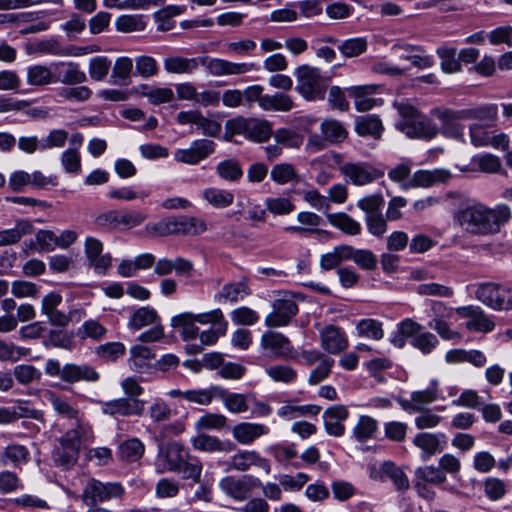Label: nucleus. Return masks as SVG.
I'll use <instances>...</instances> for the list:
<instances>
[{
    "label": "nucleus",
    "mask_w": 512,
    "mask_h": 512,
    "mask_svg": "<svg viewBox=\"0 0 512 512\" xmlns=\"http://www.w3.org/2000/svg\"><path fill=\"white\" fill-rule=\"evenodd\" d=\"M268 428L263 424L243 422L237 424L233 430V437L241 444H251L254 440L266 435Z\"/></svg>",
    "instance_id": "obj_23"
},
{
    "label": "nucleus",
    "mask_w": 512,
    "mask_h": 512,
    "mask_svg": "<svg viewBox=\"0 0 512 512\" xmlns=\"http://www.w3.org/2000/svg\"><path fill=\"white\" fill-rule=\"evenodd\" d=\"M250 290L247 284L243 281L225 284L222 289L215 295V301L223 302H237L243 296L249 295Z\"/></svg>",
    "instance_id": "obj_32"
},
{
    "label": "nucleus",
    "mask_w": 512,
    "mask_h": 512,
    "mask_svg": "<svg viewBox=\"0 0 512 512\" xmlns=\"http://www.w3.org/2000/svg\"><path fill=\"white\" fill-rule=\"evenodd\" d=\"M267 374L274 380L290 383L296 379V371L288 365H274L266 369Z\"/></svg>",
    "instance_id": "obj_63"
},
{
    "label": "nucleus",
    "mask_w": 512,
    "mask_h": 512,
    "mask_svg": "<svg viewBox=\"0 0 512 512\" xmlns=\"http://www.w3.org/2000/svg\"><path fill=\"white\" fill-rule=\"evenodd\" d=\"M133 61L129 57L116 59L110 76V83L114 85H128L131 82Z\"/></svg>",
    "instance_id": "obj_30"
},
{
    "label": "nucleus",
    "mask_w": 512,
    "mask_h": 512,
    "mask_svg": "<svg viewBox=\"0 0 512 512\" xmlns=\"http://www.w3.org/2000/svg\"><path fill=\"white\" fill-rule=\"evenodd\" d=\"M200 65L199 58L169 57L164 61V67L169 73H191Z\"/></svg>",
    "instance_id": "obj_40"
},
{
    "label": "nucleus",
    "mask_w": 512,
    "mask_h": 512,
    "mask_svg": "<svg viewBox=\"0 0 512 512\" xmlns=\"http://www.w3.org/2000/svg\"><path fill=\"white\" fill-rule=\"evenodd\" d=\"M111 62L105 56H97L89 62V75L95 81L103 80L109 73Z\"/></svg>",
    "instance_id": "obj_57"
},
{
    "label": "nucleus",
    "mask_w": 512,
    "mask_h": 512,
    "mask_svg": "<svg viewBox=\"0 0 512 512\" xmlns=\"http://www.w3.org/2000/svg\"><path fill=\"white\" fill-rule=\"evenodd\" d=\"M30 453L28 449L19 444L8 445L2 455L4 463L11 462L15 467L26 464L29 461Z\"/></svg>",
    "instance_id": "obj_46"
},
{
    "label": "nucleus",
    "mask_w": 512,
    "mask_h": 512,
    "mask_svg": "<svg viewBox=\"0 0 512 512\" xmlns=\"http://www.w3.org/2000/svg\"><path fill=\"white\" fill-rule=\"evenodd\" d=\"M49 401L59 416L75 421V428H78V424L85 425L80 418L79 410L73 406L68 399L51 394Z\"/></svg>",
    "instance_id": "obj_28"
},
{
    "label": "nucleus",
    "mask_w": 512,
    "mask_h": 512,
    "mask_svg": "<svg viewBox=\"0 0 512 512\" xmlns=\"http://www.w3.org/2000/svg\"><path fill=\"white\" fill-rule=\"evenodd\" d=\"M54 82H60L64 85H77L86 81L87 77L84 71L80 70L79 65L74 62H59L52 65Z\"/></svg>",
    "instance_id": "obj_19"
},
{
    "label": "nucleus",
    "mask_w": 512,
    "mask_h": 512,
    "mask_svg": "<svg viewBox=\"0 0 512 512\" xmlns=\"http://www.w3.org/2000/svg\"><path fill=\"white\" fill-rule=\"evenodd\" d=\"M476 297L483 304L498 310H508L512 302L509 289L493 283L481 284L476 290Z\"/></svg>",
    "instance_id": "obj_8"
},
{
    "label": "nucleus",
    "mask_w": 512,
    "mask_h": 512,
    "mask_svg": "<svg viewBox=\"0 0 512 512\" xmlns=\"http://www.w3.org/2000/svg\"><path fill=\"white\" fill-rule=\"evenodd\" d=\"M296 90L307 100L324 99L327 89V79L321 75L318 68L302 65L294 73Z\"/></svg>",
    "instance_id": "obj_4"
},
{
    "label": "nucleus",
    "mask_w": 512,
    "mask_h": 512,
    "mask_svg": "<svg viewBox=\"0 0 512 512\" xmlns=\"http://www.w3.org/2000/svg\"><path fill=\"white\" fill-rule=\"evenodd\" d=\"M193 446L198 450L207 452H231L235 449V445L231 441H221L217 437L207 434H200L195 437L193 439Z\"/></svg>",
    "instance_id": "obj_25"
},
{
    "label": "nucleus",
    "mask_w": 512,
    "mask_h": 512,
    "mask_svg": "<svg viewBox=\"0 0 512 512\" xmlns=\"http://www.w3.org/2000/svg\"><path fill=\"white\" fill-rule=\"evenodd\" d=\"M32 232L33 225L29 220H18L14 228L0 231V246L15 244L20 241L22 236Z\"/></svg>",
    "instance_id": "obj_33"
},
{
    "label": "nucleus",
    "mask_w": 512,
    "mask_h": 512,
    "mask_svg": "<svg viewBox=\"0 0 512 512\" xmlns=\"http://www.w3.org/2000/svg\"><path fill=\"white\" fill-rule=\"evenodd\" d=\"M355 130L360 136H371L379 139L383 131V125L378 116L365 115L355 120Z\"/></svg>",
    "instance_id": "obj_26"
},
{
    "label": "nucleus",
    "mask_w": 512,
    "mask_h": 512,
    "mask_svg": "<svg viewBox=\"0 0 512 512\" xmlns=\"http://www.w3.org/2000/svg\"><path fill=\"white\" fill-rule=\"evenodd\" d=\"M272 307L273 311L265 318L268 327L285 326L298 312V306L291 298L276 299Z\"/></svg>",
    "instance_id": "obj_13"
},
{
    "label": "nucleus",
    "mask_w": 512,
    "mask_h": 512,
    "mask_svg": "<svg viewBox=\"0 0 512 512\" xmlns=\"http://www.w3.org/2000/svg\"><path fill=\"white\" fill-rule=\"evenodd\" d=\"M359 335L380 340L383 335L381 323L374 319H363L357 325Z\"/></svg>",
    "instance_id": "obj_60"
},
{
    "label": "nucleus",
    "mask_w": 512,
    "mask_h": 512,
    "mask_svg": "<svg viewBox=\"0 0 512 512\" xmlns=\"http://www.w3.org/2000/svg\"><path fill=\"white\" fill-rule=\"evenodd\" d=\"M200 65L213 76L241 75L255 69L253 63H234L224 59L200 57Z\"/></svg>",
    "instance_id": "obj_10"
},
{
    "label": "nucleus",
    "mask_w": 512,
    "mask_h": 512,
    "mask_svg": "<svg viewBox=\"0 0 512 512\" xmlns=\"http://www.w3.org/2000/svg\"><path fill=\"white\" fill-rule=\"evenodd\" d=\"M262 486L259 478L244 474L241 476H226L219 482L220 489L229 497L237 501H245L250 498L253 491Z\"/></svg>",
    "instance_id": "obj_5"
},
{
    "label": "nucleus",
    "mask_w": 512,
    "mask_h": 512,
    "mask_svg": "<svg viewBox=\"0 0 512 512\" xmlns=\"http://www.w3.org/2000/svg\"><path fill=\"white\" fill-rule=\"evenodd\" d=\"M461 110H452L447 108H434L431 110V114L438 118L441 125V133L450 138H461L463 136V126L459 124V121L466 120L464 117H460Z\"/></svg>",
    "instance_id": "obj_14"
},
{
    "label": "nucleus",
    "mask_w": 512,
    "mask_h": 512,
    "mask_svg": "<svg viewBox=\"0 0 512 512\" xmlns=\"http://www.w3.org/2000/svg\"><path fill=\"white\" fill-rule=\"evenodd\" d=\"M215 151V143L208 139H199L192 142L187 149H178L174 153L177 162L196 165L206 159Z\"/></svg>",
    "instance_id": "obj_9"
},
{
    "label": "nucleus",
    "mask_w": 512,
    "mask_h": 512,
    "mask_svg": "<svg viewBox=\"0 0 512 512\" xmlns=\"http://www.w3.org/2000/svg\"><path fill=\"white\" fill-rule=\"evenodd\" d=\"M382 472L387 475L398 490H407L409 488V480L405 473L392 462H384L382 464Z\"/></svg>",
    "instance_id": "obj_54"
},
{
    "label": "nucleus",
    "mask_w": 512,
    "mask_h": 512,
    "mask_svg": "<svg viewBox=\"0 0 512 512\" xmlns=\"http://www.w3.org/2000/svg\"><path fill=\"white\" fill-rule=\"evenodd\" d=\"M14 376L22 385H28L33 381H39L41 372L33 365L21 364L14 367Z\"/></svg>",
    "instance_id": "obj_58"
},
{
    "label": "nucleus",
    "mask_w": 512,
    "mask_h": 512,
    "mask_svg": "<svg viewBox=\"0 0 512 512\" xmlns=\"http://www.w3.org/2000/svg\"><path fill=\"white\" fill-rule=\"evenodd\" d=\"M146 218V214L140 211L111 210L98 215L95 224L107 229H117L120 226L132 229L142 224Z\"/></svg>",
    "instance_id": "obj_6"
},
{
    "label": "nucleus",
    "mask_w": 512,
    "mask_h": 512,
    "mask_svg": "<svg viewBox=\"0 0 512 512\" xmlns=\"http://www.w3.org/2000/svg\"><path fill=\"white\" fill-rule=\"evenodd\" d=\"M341 173L354 185H365L381 176L378 170L367 163H345L340 167Z\"/></svg>",
    "instance_id": "obj_17"
},
{
    "label": "nucleus",
    "mask_w": 512,
    "mask_h": 512,
    "mask_svg": "<svg viewBox=\"0 0 512 512\" xmlns=\"http://www.w3.org/2000/svg\"><path fill=\"white\" fill-rule=\"evenodd\" d=\"M136 74L143 78L155 76L158 73L156 60L150 56H139L135 59Z\"/></svg>",
    "instance_id": "obj_64"
},
{
    "label": "nucleus",
    "mask_w": 512,
    "mask_h": 512,
    "mask_svg": "<svg viewBox=\"0 0 512 512\" xmlns=\"http://www.w3.org/2000/svg\"><path fill=\"white\" fill-rule=\"evenodd\" d=\"M145 229L149 234L160 237L168 235L196 236L205 232L207 227L200 218L179 216L168 217L157 223H148Z\"/></svg>",
    "instance_id": "obj_3"
},
{
    "label": "nucleus",
    "mask_w": 512,
    "mask_h": 512,
    "mask_svg": "<svg viewBox=\"0 0 512 512\" xmlns=\"http://www.w3.org/2000/svg\"><path fill=\"white\" fill-rule=\"evenodd\" d=\"M272 126L267 120L249 119L246 136L256 142L267 141L272 135Z\"/></svg>",
    "instance_id": "obj_43"
},
{
    "label": "nucleus",
    "mask_w": 512,
    "mask_h": 512,
    "mask_svg": "<svg viewBox=\"0 0 512 512\" xmlns=\"http://www.w3.org/2000/svg\"><path fill=\"white\" fill-rule=\"evenodd\" d=\"M437 54L441 58V68L446 73H455L461 70L459 57L456 58V49L448 47H439Z\"/></svg>",
    "instance_id": "obj_52"
},
{
    "label": "nucleus",
    "mask_w": 512,
    "mask_h": 512,
    "mask_svg": "<svg viewBox=\"0 0 512 512\" xmlns=\"http://www.w3.org/2000/svg\"><path fill=\"white\" fill-rule=\"evenodd\" d=\"M347 260H352L363 270H374L377 267L376 255L368 249H356L347 245Z\"/></svg>",
    "instance_id": "obj_35"
},
{
    "label": "nucleus",
    "mask_w": 512,
    "mask_h": 512,
    "mask_svg": "<svg viewBox=\"0 0 512 512\" xmlns=\"http://www.w3.org/2000/svg\"><path fill=\"white\" fill-rule=\"evenodd\" d=\"M27 81L33 86H43L54 82L53 68L34 65L28 68Z\"/></svg>",
    "instance_id": "obj_44"
},
{
    "label": "nucleus",
    "mask_w": 512,
    "mask_h": 512,
    "mask_svg": "<svg viewBox=\"0 0 512 512\" xmlns=\"http://www.w3.org/2000/svg\"><path fill=\"white\" fill-rule=\"evenodd\" d=\"M176 120L179 124H194L202 130L206 136L216 137L221 132V125L215 120L206 118L198 110L181 111L177 114Z\"/></svg>",
    "instance_id": "obj_16"
},
{
    "label": "nucleus",
    "mask_w": 512,
    "mask_h": 512,
    "mask_svg": "<svg viewBox=\"0 0 512 512\" xmlns=\"http://www.w3.org/2000/svg\"><path fill=\"white\" fill-rule=\"evenodd\" d=\"M347 245L336 246L333 251L321 256L320 266L324 270H331L343 262L347 261Z\"/></svg>",
    "instance_id": "obj_51"
},
{
    "label": "nucleus",
    "mask_w": 512,
    "mask_h": 512,
    "mask_svg": "<svg viewBox=\"0 0 512 512\" xmlns=\"http://www.w3.org/2000/svg\"><path fill=\"white\" fill-rule=\"evenodd\" d=\"M89 432L88 425L78 424V428L68 430L62 435L52 452L55 465L63 469L73 467L78 461L81 443L87 439Z\"/></svg>",
    "instance_id": "obj_2"
},
{
    "label": "nucleus",
    "mask_w": 512,
    "mask_h": 512,
    "mask_svg": "<svg viewBox=\"0 0 512 512\" xmlns=\"http://www.w3.org/2000/svg\"><path fill=\"white\" fill-rule=\"evenodd\" d=\"M194 319L200 324H213L214 328L218 327V332L226 333L228 323L224 319L223 313L220 309L200 314H194Z\"/></svg>",
    "instance_id": "obj_53"
},
{
    "label": "nucleus",
    "mask_w": 512,
    "mask_h": 512,
    "mask_svg": "<svg viewBox=\"0 0 512 512\" xmlns=\"http://www.w3.org/2000/svg\"><path fill=\"white\" fill-rule=\"evenodd\" d=\"M366 38L356 37L342 41L338 45L339 51L348 58L357 57L367 50Z\"/></svg>",
    "instance_id": "obj_47"
},
{
    "label": "nucleus",
    "mask_w": 512,
    "mask_h": 512,
    "mask_svg": "<svg viewBox=\"0 0 512 512\" xmlns=\"http://www.w3.org/2000/svg\"><path fill=\"white\" fill-rule=\"evenodd\" d=\"M225 389L220 386H210L207 389H193L185 391V400L199 405H209L214 397H223Z\"/></svg>",
    "instance_id": "obj_34"
},
{
    "label": "nucleus",
    "mask_w": 512,
    "mask_h": 512,
    "mask_svg": "<svg viewBox=\"0 0 512 512\" xmlns=\"http://www.w3.org/2000/svg\"><path fill=\"white\" fill-rule=\"evenodd\" d=\"M107 333V329L100 324L97 320H87L78 329L77 335L82 338H91L93 340L102 339Z\"/></svg>",
    "instance_id": "obj_56"
},
{
    "label": "nucleus",
    "mask_w": 512,
    "mask_h": 512,
    "mask_svg": "<svg viewBox=\"0 0 512 512\" xmlns=\"http://www.w3.org/2000/svg\"><path fill=\"white\" fill-rule=\"evenodd\" d=\"M322 137L317 134L310 135L308 142L317 149H323L326 142L339 143L347 137V131L341 122L335 119H325L321 123Z\"/></svg>",
    "instance_id": "obj_11"
},
{
    "label": "nucleus",
    "mask_w": 512,
    "mask_h": 512,
    "mask_svg": "<svg viewBox=\"0 0 512 512\" xmlns=\"http://www.w3.org/2000/svg\"><path fill=\"white\" fill-rule=\"evenodd\" d=\"M131 365L135 369H143L147 366V362L154 358L151 349L143 346L136 345L131 348Z\"/></svg>",
    "instance_id": "obj_61"
},
{
    "label": "nucleus",
    "mask_w": 512,
    "mask_h": 512,
    "mask_svg": "<svg viewBox=\"0 0 512 512\" xmlns=\"http://www.w3.org/2000/svg\"><path fill=\"white\" fill-rule=\"evenodd\" d=\"M97 355L107 361H115L125 354V346L120 342H110L100 345L96 350Z\"/></svg>",
    "instance_id": "obj_62"
},
{
    "label": "nucleus",
    "mask_w": 512,
    "mask_h": 512,
    "mask_svg": "<svg viewBox=\"0 0 512 512\" xmlns=\"http://www.w3.org/2000/svg\"><path fill=\"white\" fill-rule=\"evenodd\" d=\"M197 322L192 313H182L171 319V325L174 328H182L181 335L184 340L195 339L198 335L199 328L195 325Z\"/></svg>",
    "instance_id": "obj_39"
},
{
    "label": "nucleus",
    "mask_w": 512,
    "mask_h": 512,
    "mask_svg": "<svg viewBox=\"0 0 512 512\" xmlns=\"http://www.w3.org/2000/svg\"><path fill=\"white\" fill-rule=\"evenodd\" d=\"M252 466L264 468L267 472L270 470L268 461L265 458H262L259 453L254 450L239 451L231 457L229 462H227V469H233L239 472H246Z\"/></svg>",
    "instance_id": "obj_18"
},
{
    "label": "nucleus",
    "mask_w": 512,
    "mask_h": 512,
    "mask_svg": "<svg viewBox=\"0 0 512 512\" xmlns=\"http://www.w3.org/2000/svg\"><path fill=\"white\" fill-rule=\"evenodd\" d=\"M145 402L138 398H118L105 402L102 412L106 415L118 416H141L144 412Z\"/></svg>",
    "instance_id": "obj_12"
},
{
    "label": "nucleus",
    "mask_w": 512,
    "mask_h": 512,
    "mask_svg": "<svg viewBox=\"0 0 512 512\" xmlns=\"http://www.w3.org/2000/svg\"><path fill=\"white\" fill-rule=\"evenodd\" d=\"M145 451L144 444L138 438H131L118 447L119 457L126 462H136L142 458Z\"/></svg>",
    "instance_id": "obj_37"
},
{
    "label": "nucleus",
    "mask_w": 512,
    "mask_h": 512,
    "mask_svg": "<svg viewBox=\"0 0 512 512\" xmlns=\"http://www.w3.org/2000/svg\"><path fill=\"white\" fill-rule=\"evenodd\" d=\"M204 198L214 207L225 208L233 203L234 195L230 191L208 188L203 192Z\"/></svg>",
    "instance_id": "obj_48"
},
{
    "label": "nucleus",
    "mask_w": 512,
    "mask_h": 512,
    "mask_svg": "<svg viewBox=\"0 0 512 512\" xmlns=\"http://www.w3.org/2000/svg\"><path fill=\"white\" fill-rule=\"evenodd\" d=\"M159 458L167 463L168 471L176 472L189 458V453L182 445L173 442L160 451Z\"/></svg>",
    "instance_id": "obj_22"
},
{
    "label": "nucleus",
    "mask_w": 512,
    "mask_h": 512,
    "mask_svg": "<svg viewBox=\"0 0 512 512\" xmlns=\"http://www.w3.org/2000/svg\"><path fill=\"white\" fill-rule=\"evenodd\" d=\"M218 175L226 181H238L243 176V170L238 160L226 159L216 167Z\"/></svg>",
    "instance_id": "obj_45"
},
{
    "label": "nucleus",
    "mask_w": 512,
    "mask_h": 512,
    "mask_svg": "<svg viewBox=\"0 0 512 512\" xmlns=\"http://www.w3.org/2000/svg\"><path fill=\"white\" fill-rule=\"evenodd\" d=\"M160 321L157 311L151 307H141L135 310L130 316L128 327L133 330H140L145 326L156 324Z\"/></svg>",
    "instance_id": "obj_36"
},
{
    "label": "nucleus",
    "mask_w": 512,
    "mask_h": 512,
    "mask_svg": "<svg viewBox=\"0 0 512 512\" xmlns=\"http://www.w3.org/2000/svg\"><path fill=\"white\" fill-rule=\"evenodd\" d=\"M294 106L292 98L284 93L265 95L262 99V109L266 111H290Z\"/></svg>",
    "instance_id": "obj_42"
},
{
    "label": "nucleus",
    "mask_w": 512,
    "mask_h": 512,
    "mask_svg": "<svg viewBox=\"0 0 512 512\" xmlns=\"http://www.w3.org/2000/svg\"><path fill=\"white\" fill-rule=\"evenodd\" d=\"M417 479L422 480L425 483L433 485H442L446 482L447 477L443 474V471L438 466H424L419 467L415 471Z\"/></svg>",
    "instance_id": "obj_50"
},
{
    "label": "nucleus",
    "mask_w": 512,
    "mask_h": 512,
    "mask_svg": "<svg viewBox=\"0 0 512 512\" xmlns=\"http://www.w3.org/2000/svg\"><path fill=\"white\" fill-rule=\"evenodd\" d=\"M497 116V107L495 105H484L471 109H461L460 117L466 120L478 119L486 126L492 123Z\"/></svg>",
    "instance_id": "obj_41"
},
{
    "label": "nucleus",
    "mask_w": 512,
    "mask_h": 512,
    "mask_svg": "<svg viewBox=\"0 0 512 512\" xmlns=\"http://www.w3.org/2000/svg\"><path fill=\"white\" fill-rule=\"evenodd\" d=\"M261 345L276 355L287 356L291 352L290 341L281 333L266 332L262 335Z\"/></svg>",
    "instance_id": "obj_31"
},
{
    "label": "nucleus",
    "mask_w": 512,
    "mask_h": 512,
    "mask_svg": "<svg viewBox=\"0 0 512 512\" xmlns=\"http://www.w3.org/2000/svg\"><path fill=\"white\" fill-rule=\"evenodd\" d=\"M457 314L469 318L466 327L469 330L489 332L494 328V323L485 315L483 310L477 306H465L457 308Z\"/></svg>",
    "instance_id": "obj_20"
},
{
    "label": "nucleus",
    "mask_w": 512,
    "mask_h": 512,
    "mask_svg": "<svg viewBox=\"0 0 512 512\" xmlns=\"http://www.w3.org/2000/svg\"><path fill=\"white\" fill-rule=\"evenodd\" d=\"M99 379V373L93 366L82 364L77 365L69 363L63 366L62 380L67 383L79 381L96 382Z\"/></svg>",
    "instance_id": "obj_21"
},
{
    "label": "nucleus",
    "mask_w": 512,
    "mask_h": 512,
    "mask_svg": "<svg viewBox=\"0 0 512 512\" xmlns=\"http://www.w3.org/2000/svg\"><path fill=\"white\" fill-rule=\"evenodd\" d=\"M350 96L355 99V106L358 111L364 112L372 109L376 100L369 98V95L375 93L376 87L373 85L353 86L346 89Z\"/></svg>",
    "instance_id": "obj_27"
},
{
    "label": "nucleus",
    "mask_w": 512,
    "mask_h": 512,
    "mask_svg": "<svg viewBox=\"0 0 512 512\" xmlns=\"http://www.w3.org/2000/svg\"><path fill=\"white\" fill-rule=\"evenodd\" d=\"M270 176L274 182L280 185L299 180L294 166L289 163H281L273 166Z\"/></svg>",
    "instance_id": "obj_49"
},
{
    "label": "nucleus",
    "mask_w": 512,
    "mask_h": 512,
    "mask_svg": "<svg viewBox=\"0 0 512 512\" xmlns=\"http://www.w3.org/2000/svg\"><path fill=\"white\" fill-rule=\"evenodd\" d=\"M328 221L343 233L351 236L361 233V225L346 213H335L327 215Z\"/></svg>",
    "instance_id": "obj_38"
},
{
    "label": "nucleus",
    "mask_w": 512,
    "mask_h": 512,
    "mask_svg": "<svg viewBox=\"0 0 512 512\" xmlns=\"http://www.w3.org/2000/svg\"><path fill=\"white\" fill-rule=\"evenodd\" d=\"M445 439L444 434L419 433L413 439V444L419 447L423 452V458L426 460L430 456L442 450L440 439Z\"/></svg>",
    "instance_id": "obj_29"
},
{
    "label": "nucleus",
    "mask_w": 512,
    "mask_h": 512,
    "mask_svg": "<svg viewBox=\"0 0 512 512\" xmlns=\"http://www.w3.org/2000/svg\"><path fill=\"white\" fill-rule=\"evenodd\" d=\"M396 126L410 138L430 140L439 133L437 126L422 115L410 122H398Z\"/></svg>",
    "instance_id": "obj_15"
},
{
    "label": "nucleus",
    "mask_w": 512,
    "mask_h": 512,
    "mask_svg": "<svg viewBox=\"0 0 512 512\" xmlns=\"http://www.w3.org/2000/svg\"><path fill=\"white\" fill-rule=\"evenodd\" d=\"M321 345L327 352L337 354L347 347V340L339 328L327 326L321 332Z\"/></svg>",
    "instance_id": "obj_24"
},
{
    "label": "nucleus",
    "mask_w": 512,
    "mask_h": 512,
    "mask_svg": "<svg viewBox=\"0 0 512 512\" xmlns=\"http://www.w3.org/2000/svg\"><path fill=\"white\" fill-rule=\"evenodd\" d=\"M226 422L227 418L222 414L206 413L197 420L195 427L198 430L221 429Z\"/></svg>",
    "instance_id": "obj_59"
},
{
    "label": "nucleus",
    "mask_w": 512,
    "mask_h": 512,
    "mask_svg": "<svg viewBox=\"0 0 512 512\" xmlns=\"http://www.w3.org/2000/svg\"><path fill=\"white\" fill-rule=\"evenodd\" d=\"M124 488L120 483H103L96 479H91L83 490V501L88 506L97 505L98 502H105L112 498L121 497Z\"/></svg>",
    "instance_id": "obj_7"
},
{
    "label": "nucleus",
    "mask_w": 512,
    "mask_h": 512,
    "mask_svg": "<svg viewBox=\"0 0 512 512\" xmlns=\"http://www.w3.org/2000/svg\"><path fill=\"white\" fill-rule=\"evenodd\" d=\"M509 218L510 208L504 204L491 209L482 203H474L459 209L454 215V220L462 230L473 235L497 233Z\"/></svg>",
    "instance_id": "obj_1"
},
{
    "label": "nucleus",
    "mask_w": 512,
    "mask_h": 512,
    "mask_svg": "<svg viewBox=\"0 0 512 512\" xmlns=\"http://www.w3.org/2000/svg\"><path fill=\"white\" fill-rule=\"evenodd\" d=\"M376 429V420L370 416H361L353 429V433L358 441H365L373 436Z\"/></svg>",
    "instance_id": "obj_55"
}]
</instances>
